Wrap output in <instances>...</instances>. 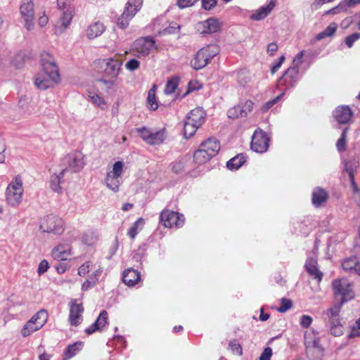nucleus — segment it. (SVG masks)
I'll return each instance as SVG.
<instances>
[{
	"label": "nucleus",
	"mask_w": 360,
	"mask_h": 360,
	"mask_svg": "<svg viewBox=\"0 0 360 360\" xmlns=\"http://www.w3.org/2000/svg\"><path fill=\"white\" fill-rule=\"evenodd\" d=\"M124 162L122 161H117L115 162L112 166V170L108 172L113 176H122L123 173Z\"/></svg>",
	"instance_id": "obj_28"
},
{
	"label": "nucleus",
	"mask_w": 360,
	"mask_h": 360,
	"mask_svg": "<svg viewBox=\"0 0 360 360\" xmlns=\"http://www.w3.org/2000/svg\"><path fill=\"white\" fill-rule=\"evenodd\" d=\"M84 158V155L78 150L68 153L61 160V164L64 167L63 169H65V173L79 172L85 165Z\"/></svg>",
	"instance_id": "obj_4"
},
{
	"label": "nucleus",
	"mask_w": 360,
	"mask_h": 360,
	"mask_svg": "<svg viewBox=\"0 0 360 360\" xmlns=\"http://www.w3.org/2000/svg\"><path fill=\"white\" fill-rule=\"evenodd\" d=\"M229 347L233 353L238 355L242 354V347L238 344L236 340H232L229 342Z\"/></svg>",
	"instance_id": "obj_38"
},
{
	"label": "nucleus",
	"mask_w": 360,
	"mask_h": 360,
	"mask_svg": "<svg viewBox=\"0 0 360 360\" xmlns=\"http://www.w3.org/2000/svg\"><path fill=\"white\" fill-rule=\"evenodd\" d=\"M269 318V314L267 313H264L262 308L260 309V315H259V320L262 321H265L268 320Z\"/></svg>",
	"instance_id": "obj_55"
},
{
	"label": "nucleus",
	"mask_w": 360,
	"mask_h": 360,
	"mask_svg": "<svg viewBox=\"0 0 360 360\" xmlns=\"http://www.w3.org/2000/svg\"><path fill=\"white\" fill-rule=\"evenodd\" d=\"M148 102L150 103L151 108L153 110H155L158 108V103L155 101V92L153 91L150 93L148 95Z\"/></svg>",
	"instance_id": "obj_48"
},
{
	"label": "nucleus",
	"mask_w": 360,
	"mask_h": 360,
	"mask_svg": "<svg viewBox=\"0 0 360 360\" xmlns=\"http://www.w3.org/2000/svg\"><path fill=\"white\" fill-rule=\"evenodd\" d=\"M72 20V15L70 13H65L63 18V25L65 27H67Z\"/></svg>",
	"instance_id": "obj_53"
},
{
	"label": "nucleus",
	"mask_w": 360,
	"mask_h": 360,
	"mask_svg": "<svg viewBox=\"0 0 360 360\" xmlns=\"http://www.w3.org/2000/svg\"><path fill=\"white\" fill-rule=\"evenodd\" d=\"M39 360H49L50 356L46 353H43L39 355Z\"/></svg>",
	"instance_id": "obj_60"
},
{
	"label": "nucleus",
	"mask_w": 360,
	"mask_h": 360,
	"mask_svg": "<svg viewBox=\"0 0 360 360\" xmlns=\"http://www.w3.org/2000/svg\"><path fill=\"white\" fill-rule=\"evenodd\" d=\"M323 8L326 10L330 11L339 6V4L335 0H321Z\"/></svg>",
	"instance_id": "obj_37"
},
{
	"label": "nucleus",
	"mask_w": 360,
	"mask_h": 360,
	"mask_svg": "<svg viewBox=\"0 0 360 360\" xmlns=\"http://www.w3.org/2000/svg\"><path fill=\"white\" fill-rule=\"evenodd\" d=\"M359 336H360V326L355 323V325L352 327L347 337L348 338L352 339Z\"/></svg>",
	"instance_id": "obj_40"
},
{
	"label": "nucleus",
	"mask_w": 360,
	"mask_h": 360,
	"mask_svg": "<svg viewBox=\"0 0 360 360\" xmlns=\"http://www.w3.org/2000/svg\"><path fill=\"white\" fill-rule=\"evenodd\" d=\"M46 73H48L52 80L56 81L59 77L58 70L55 65L49 64L45 68Z\"/></svg>",
	"instance_id": "obj_34"
},
{
	"label": "nucleus",
	"mask_w": 360,
	"mask_h": 360,
	"mask_svg": "<svg viewBox=\"0 0 360 360\" xmlns=\"http://www.w3.org/2000/svg\"><path fill=\"white\" fill-rule=\"evenodd\" d=\"M201 147L205 148L212 155L215 156L221 148L219 141L216 136H209L205 141L202 142Z\"/></svg>",
	"instance_id": "obj_10"
},
{
	"label": "nucleus",
	"mask_w": 360,
	"mask_h": 360,
	"mask_svg": "<svg viewBox=\"0 0 360 360\" xmlns=\"http://www.w3.org/2000/svg\"><path fill=\"white\" fill-rule=\"evenodd\" d=\"M139 66V63L138 60H131L130 61H129L127 64V67L130 69V70H135L136 68H138Z\"/></svg>",
	"instance_id": "obj_52"
},
{
	"label": "nucleus",
	"mask_w": 360,
	"mask_h": 360,
	"mask_svg": "<svg viewBox=\"0 0 360 360\" xmlns=\"http://www.w3.org/2000/svg\"><path fill=\"white\" fill-rule=\"evenodd\" d=\"M137 11V6L130 2H127L122 5L120 8V12L122 16L129 17L133 16Z\"/></svg>",
	"instance_id": "obj_23"
},
{
	"label": "nucleus",
	"mask_w": 360,
	"mask_h": 360,
	"mask_svg": "<svg viewBox=\"0 0 360 360\" xmlns=\"http://www.w3.org/2000/svg\"><path fill=\"white\" fill-rule=\"evenodd\" d=\"M292 307V302L290 299L283 297L281 300V306L277 310L281 313H283L289 310Z\"/></svg>",
	"instance_id": "obj_33"
},
{
	"label": "nucleus",
	"mask_w": 360,
	"mask_h": 360,
	"mask_svg": "<svg viewBox=\"0 0 360 360\" xmlns=\"http://www.w3.org/2000/svg\"><path fill=\"white\" fill-rule=\"evenodd\" d=\"M203 7L207 9H211L217 4L216 0H202Z\"/></svg>",
	"instance_id": "obj_50"
},
{
	"label": "nucleus",
	"mask_w": 360,
	"mask_h": 360,
	"mask_svg": "<svg viewBox=\"0 0 360 360\" xmlns=\"http://www.w3.org/2000/svg\"><path fill=\"white\" fill-rule=\"evenodd\" d=\"M179 81L177 79H172L169 80L166 86V92L168 94H172L174 92L178 86Z\"/></svg>",
	"instance_id": "obj_36"
},
{
	"label": "nucleus",
	"mask_w": 360,
	"mask_h": 360,
	"mask_svg": "<svg viewBox=\"0 0 360 360\" xmlns=\"http://www.w3.org/2000/svg\"><path fill=\"white\" fill-rule=\"evenodd\" d=\"M155 44V42L154 39L145 38L141 42L139 51L140 53H145L150 49V47L153 46Z\"/></svg>",
	"instance_id": "obj_31"
},
{
	"label": "nucleus",
	"mask_w": 360,
	"mask_h": 360,
	"mask_svg": "<svg viewBox=\"0 0 360 360\" xmlns=\"http://www.w3.org/2000/svg\"><path fill=\"white\" fill-rule=\"evenodd\" d=\"M48 313L44 309L38 311L22 326L20 334L23 338L31 335L33 333L40 330L46 323Z\"/></svg>",
	"instance_id": "obj_2"
},
{
	"label": "nucleus",
	"mask_w": 360,
	"mask_h": 360,
	"mask_svg": "<svg viewBox=\"0 0 360 360\" xmlns=\"http://www.w3.org/2000/svg\"><path fill=\"white\" fill-rule=\"evenodd\" d=\"M97 330H101L100 327H98V325L94 322L85 329V333L88 335H91Z\"/></svg>",
	"instance_id": "obj_49"
},
{
	"label": "nucleus",
	"mask_w": 360,
	"mask_h": 360,
	"mask_svg": "<svg viewBox=\"0 0 360 360\" xmlns=\"http://www.w3.org/2000/svg\"><path fill=\"white\" fill-rule=\"evenodd\" d=\"M220 26L217 20L211 18L200 25L199 31L203 34H211L218 32Z\"/></svg>",
	"instance_id": "obj_14"
},
{
	"label": "nucleus",
	"mask_w": 360,
	"mask_h": 360,
	"mask_svg": "<svg viewBox=\"0 0 360 360\" xmlns=\"http://www.w3.org/2000/svg\"><path fill=\"white\" fill-rule=\"evenodd\" d=\"M119 247L118 240L116 238L109 249V255L107 256L108 259H110L116 253Z\"/></svg>",
	"instance_id": "obj_44"
},
{
	"label": "nucleus",
	"mask_w": 360,
	"mask_h": 360,
	"mask_svg": "<svg viewBox=\"0 0 360 360\" xmlns=\"http://www.w3.org/2000/svg\"><path fill=\"white\" fill-rule=\"evenodd\" d=\"M52 257L57 261H65L72 255V248L68 243L59 244L52 250Z\"/></svg>",
	"instance_id": "obj_8"
},
{
	"label": "nucleus",
	"mask_w": 360,
	"mask_h": 360,
	"mask_svg": "<svg viewBox=\"0 0 360 360\" xmlns=\"http://www.w3.org/2000/svg\"><path fill=\"white\" fill-rule=\"evenodd\" d=\"M108 312L105 310H103L95 321L98 327H100L101 330L108 324Z\"/></svg>",
	"instance_id": "obj_29"
},
{
	"label": "nucleus",
	"mask_w": 360,
	"mask_h": 360,
	"mask_svg": "<svg viewBox=\"0 0 360 360\" xmlns=\"http://www.w3.org/2000/svg\"><path fill=\"white\" fill-rule=\"evenodd\" d=\"M119 63L117 61H112V63L108 64V69H107V71L108 72V74H117L118 72V70H119Z\"/></svg>",
	"instance_id": "obj_39"
},
{
	"label": "nucleus",
	"mask_w": 360,
	"mask_h": 360,
	"mask_svg": "<svg viewBox=\"0 0 360 360\" xmlns=\"http://www.w3.org/2000/svg\"><path fill=\"white\" fill-rule=\"evenodd\" d=\"M49 267V262L46 259H44L39 264L37 273L39 275H41L47 271Z\"/></svg>",
	"instance_id": "obj_42"
},
{
	"label": "nucleus",
	"mask_w": 360,
	"mask_h": 360,
	"mask_svg": "<svg viewBox=\"0 0 360 360\" xmlns=\"http://www.w3.org/2000/svg\"><path fill=\"white\" fill-rule=\"evenodd\" d=\"M143 141L149 145L156 146L160 145L163 142L162 136H141Z\"/></svg>",
	"instance_id": "obj_32"
},
{
	"label": "nucleus",
	"mask_w": 360,
	"mask_h": 360,
	"mask_svg": "<svg viewBox=\"0 0 360 360\" xmlns=\"http://www.w3.org/2000/svg\"><path fill=\"white\" fill-rule=\"evenodd\" d=\"M143 224L144 219L143 218L138 219L128 231V236L134 239L139 233V227L140 226V229H141Z\"/></svg>",
	"instance_id": "obj_26"
},
{
	"label": "nucleus",
	"mask_w": 360,
	"mask_h": 360,
	"mask_svg": "<svg viewBox=\"0 0 360 360\" xmlns=\"http://www.w3.org/2000/svg\"><path fill=\"white\" fill-rule=\"evenodd\" d=\"M328 195L324 189L317 187L313 191L312 203L315 207H320L328 200Z\"/></svg>",
	"instance_id": "obj_15"
},
{
	"label": "nucleus",
	"mask_w": 360,
	"mask_h": 360,
	"mask_svg": "<svg viewBox=\"0 0 360 360\" xmlns=\"http://www.w3.org/2000/svg\"><path fill=\"white\" fill-rule=\"evenodd\" d=\"M343 172H345L347 173L351 183V186L353 188L354 191H356L357 190V185L354 179V172L356 168V165L353 161L348 160H345L343 161Z\"/></svg>",
	"instance_id": "obj_17"
},
{
	"label": "nucleus",
	"mask_w": 360,
	"mask_h": 360,
	"mask_svg": "<svg viewBox=\"0 0 360 360\" xmlns=\"http://www.w3.org/2000/svg\"><path fill=\"white\" fill-rule=\"evenodd\" d=\"M334 32H335V28H328L326 32L324 33V34L330 36V35H332L333 34Z\"/></svg>",
	"instance_id": "obj_62"
},
{
	"label": "nucleus",
	"mask_w": 360,
	"mask_h": 360,
	"mask_svg": "<svg viewBox=\"0 0 360 360\" xmlns=\"http://www.w3.org/2000/svg\"><path fill=\"white\" fill-rule=\"evenodd\" d=\"M275 7V3L271 1L266 6L262 8L258 12L252 15V18L260 20L269 13Z\"/></svg>",
	"instance_id": "obj_25"
},
{
	"label": "nucleus",
	"mask_w": 360,
	"mask_h": 360,
	"mask_svg": "<svg viewBox=\"0 0 360 360\" xmlns=\"http://www.w3.org/2000/svg\"><path fill=\"white\" fill-rule=\"evenodd\" d=\"M90 262H86L82 264L78 269V274L81 276H85L89 271Z\"/></svg>",
	"instance_id": "obj_43"
},
{
	"label": "nucleus",
	"mask_w": 360,
	"mask_h": 360,
	"mask_svg": "<svg viewBox=\"0 0 360 360\" xmlns=\"http://www.w3.org/2000/svg\"><path fill=\"white\" fill-rule=\"evenodd\" d=\"M140 278L141 275L137 270L129 268L123 271L122 281L128 286H134Z\"/></svg>",
	"instance_id": "obj_13"
},
{
	"label": "nucleus",
	"mask_w": 360,
	"mask_h": 360,
	"mask_svg": "<svg viewBox=\"0 0 360 360\" xmlns=\"http://www.w3.org/2000/svg\"><path fill=\"white\" fill-rule=\"evenodd\" d=\"M65 169H62L59 174H54L50 178V187L54 192L59 193L61 191L60 184L63 181Z\"/></svg>",
	"instance_id": "obj_18"
},
{
	"label": "nucleus",
	"mask_w": 360,
	"mask_h": 360,
	"mask_svg": "<svg viewBox=\"0 0 360 360\" xmlns=\"http://www.w3.org/2000/svg\"><path fill=\"white\" fill-rule=\"evenodd\" d=\"M269 136H252L251 149L258 153L266 152L269 146Z\"/></svg>",
	"instance_id": "obj_9"
},
{
	"label": "nucleus",
	"mask_w": 360,
	"mask_h": 360,
	"mask_svg": "<svg viewBox=\"0 0 360 360\" xmlns=\"http://www.w3.org/2000/svg\"><path fill=\"white\" fill-rule=\"evenodd\" d=\"M360 3V0H347V4L348 6H354Z\"/></svg>",
	"instance_id": "obj_61"
},
{
	"label": "nucleus",
	"mask_w": 360,
	"mask_h": 360,
	"mask_svg": "<svg viewBox=\"0 0 360 360\" xmlns=\"http://www.w3.org/2000/svg\"><path fill=\"white\" fill-rule=\"evenodd\" d=\"M22 180L17 175L8 185L6 190V200L10 205L15 207L22 201L23 194Z\"/></svg>",
	"instance_id": "obj_3"
},
{
	"label": "nucleus",
	"mask_w": 360,
	"mask_h": 360,
	"mask_svg": "<svg viewBox=\"0 0 360 360\" xmlns=\"http://www.w3.org/2000/svg\"><path fill=\"white\" fill-rule=\"evenodd\" d=\"M134 205L131 204V203H124L123 204L122 207V210L124 212H127V211H129V210H131L132 207H133Z\"/></svg>",
	"instance_id": "obj_56"
},
{
	"label": "nucleus",
	"mask_w": 360,
	"mask_h": 360,
	"mask_svg": "<svg viewBox=\"0 0 360 360\" xmlns=\"http://www.w3.org/2000/svg\"><path fill=\"white\" fill-rule=\"evenodd\" d=\"M359 38V35L355 34L349 36L347 38L346 42L349 47H351L357 39Z\"/></svg>",
	"instance_id": "obj_54"
},
{
	"label": "nucleus",
	"mask_w": 360,
	"mask_h": 360,
	"mask_svg": "<svg viewBox=\"0 0 360 360\" xmlns=\"http://www.w3.org/2000/svg\"><path fill=\"white\" fill-rule=\"evenodd\" d=\"M39 360H49L50 356L46 353H43L39 355Z\"/></svg>",
	"instance_id": "obj_58"
},
{
	"label": "nucleus",
	"mask_w": 360,
	"mask_h": 360,
	"mask_svg": "<svg viewBox=\"0 0 360 360\" xmlns=\"http://www.w3.org/2000/svg\"><path fill=\"white\" fill-rule=\"evenodd\" d=\"M337 116L340 122L345 123L350 120L352 112L348 108H342L338 110Z\"/></svg>",
	"instance_id": "obj_27"
},
{
	"label": "nucleus",
	"mask_w": 360,
	"mask_h": 360,
	"mask_svg": "<svg viewBox=\"0 0 360 360\" xmlns=\"http://www.w3.org/2000/svg\"><path fill=\"white\" fill-rule=\"evenodd\" d=\"M353 274H358L360 276V264H359V262H358Z\"/></svg>",
	"instance_id": "obj_63"
},
{
	"label": "nucleus",
	"mask_w": 360,
	"mask_h": 360,
	"mask_svg": "<svg viewBox=\"0 0 360 360\" xmlns=\"http://www.w3.org/2000/svg\"><path fill=\"white\" fill-rule=\"evenodd\" d=\"M272 355V349L270 347H266L262 352L259 360H270Z\"/></svg>",
	"instance_id": "obj_45"
},
{
	"label": "nucleus",
	"mask_w": 360,
	"mask_h": 360,
	"mask_svg": "<svg viewBox=\"0 0 360 360\" xmlns=\"http://www.w3.org/2000/svg\"><path fill=\"white\" fill-rule=\"evenodd\" d=\"M120 176H113L110 174H107L105 183L108 188L115 192L118 191L120 185Z\"/></svg>",
	"instance_id": "obj_24"
},
{
	"label": "nucleus",
	"mask_w": 360,
	"mask_h": 360,
	"mask_svg": "<svg viewBox=\"0 0 360 360\" xmlns=\"http://www.w3.org/2000/svg\"><path fill=\"white\" fill-rule=\"evenodd\" d=\"M98 281L97 273H95L94 276L91 275L89 279H86L82 285V290L85 291L92 288L96 284Z\"/></svg>",
	"instance_id": "obj_30"
},
{
	"label": "nucleus",
	"mask_w": 360,
	"mask_h": 360,
	"mask_svg": "<svg viewBox=\"0 0 360 360\" xmlns=\"http://www.w3.org/2000/svg\"><path fill=\"white\" fill-rule=\"evenodd\" d=\"M359 261L356 257L345 259L342 262V269L350 274H353Z\"/></svg>",
	"instance_id": "obj_22"
},
{
	"label": "nucleus",
	"mask_w": 360,
	"mask_h": 360,
	"mask_svg": "<svg viewBox=\"0 0 360 360\" xmlns=\"http://www.w3.org/2000/svg\"><path fill=\"white\" fill-rule=\"evenodd\" d=\"M333 288L335 300H339L340 302L324 311L323 315L331 335L338 337L343 334V326L340 319V309L345 302L354 298V293L351 285L346 280L333 281Z\"/></svg>",
	"instance_id": "obj_1"
},
{
	"label": "nucleus",
	"mask_w": 360,
	"mask_h": 360,
	"mask_svg": "<svg viewBox=\"0 0 360 360\" xmlns=\"http://www.w3.org/2000/svg\"><path fill=\"white\" fill-rule=\"evenodd\" d=\"M183 329V327L181 326H176L174 327L173 330L175 333L179 332Z\"/></svg>",
	"instance_id": "obj_64"
},
{
	"label": "nucleus",
	"mask_w": 360,
	"mask_h": 360,
	"mask_svg": "<svg viewBox=\"0 0 360 360\" xmlns=\"http://www.w3.org/2000/svg\"><path fill=\"white\" fill-rule=\"evenodd\" d=\"M39 360H49L50 356L46 353H43L39 355Z\"/></svg>",
	"instance_id": "obj_59"
},
{
	"label": "nucleus",
	"mask_w": 360,
	"mask_h": 360,
	"mask_svg": "<svg viewBox=\"0 0 360 360\" xmlns=\"http://www.w3.org/2000/svg\"><path fill=\"white\" fill-rule=\"evenodd\" d=\"M40 229L43 232L60 235L64 232V222L61 218L49 214L41 219Z\"/></svg>",
	"instance_id": "obj_5"
},
{
	"label": "nucleus",
	"mask_w": 360,
	"mask_h": 360,
	"mask_svg": "<svg viewBox=\"0 0 360 360\" xmlns=\"http://www.w3.org/2000/svg\"><path fill=\"white\" fill-rule=\"evenodd\" d=\"M305 269L308 274L314 278L317 279L319 282L322 280L323 274L318 269V264L316 259L309 257L305 263Z\"/></svg>",
	"instance_id": "obj_12"
},
{
	"label": "nucleus",
	"mask_w": 360,
	"mask_h": 360,
	"mask_svg": "<svg viewBox=\"0 0 360 360\" xmlns=\"http://www.w3.org/2000/svg\"><path fill=\"white\" fill-rule=\"evenodd\" d=\"M207 64V59L202 54H198L193 60V65L196 69L201 68Z\"/></svg>",
	"instance_id": "obj_35"
},
{
	"label": "nucleus",
	"mask_w": 360,
	"mask_h": 360,
	"mask_svg": "<svg viewBox=\"0 0 360 360\" xmlns=\"http://www.w3.org/2000/svg\"><path fill=\"white\" fill-rule=\"evenodd\" d=\"M214 156L208 153L205 148L201 147V144L198 150L193 153V161L196 165H202L208 162Z\"/></svg>",
	"instance_id": "obj_16"
},
{
	"label": "nucleus",
	"mask_w": 360,
	"mask_h": 360,
	"mask_svg": "<svg viewBox=\"0 0 360 360\" xmlns=\"http://www.w3.org/2000/svg\"><path fill=\"white\" fill-rule=\"evenodd\" d=\"M68 266L66 263H58L55 266L56 271L60 274L65 273L68 269Z\"/></svg>",
	"instance_id": "obj_47"
},
{
	"label": "nucleus",
	"mask_w": 360,
	"mask_h": 360,
	"mask_svg": "<svg viewBox=\"0 0 360 360\" xmlns=\"http://www.w3.org/2000/svg\"><path fill=\"white\" fill-rule=\"evenodd\" d=\"M346 136H341L336 143L338 151H344L346 149Z\"/></svg>",
	"instance_id": "obj_46"
},
{
	"label": "nucleus",
	"mask_w": 360,
	"mask_h": 360,
	"mask_svg": "<svg viewBox=\"0 0 360 360\" xmlns=\"http://www.w3.org/2000/svg\"><path fill=\"white\" fill-rule=\"evenodd\" d=\"M160 220L162 224L167 228H179L184 223L183 214L171 210L162 211L160 215Z\"/></svg>",
	"instance_id": "obj_6"
},
{
	"label": "nucleus",
	"mask_w": 360,
	"mask_h": 360,
	"mask_svg": "<svg viewBox=\"0 0 360 360\" xmlns=\"http://www.w3.org/2000/svg\"><path fill=\"white\" fill-rule=\"evenodd\" d=\"M246 162V157L244 154L240 153L230 159L226 162V167L230 170L238 169Z\"/></svg>",
	"instance_id": "obj_19"
},
{
	"label": "nucleus",
	"mask_w": 360,
	"mask_h": 360,
	"mask_svg": "<svg viewBox=\"0 0 360 360\" xmlns=\"http://www.w3.org/2000/svg\"><path fill=\"white\" fill-rule=\"evenodd\" d=\"M188 158L186 156L181 157L171 164L172 171L178 174L184 171L186 162Z\"/></svg>",
	"instance_id": "obj_21"
},
{
	"label": "nucleus",
	"mask_w": 360,
	"mask_h": 360,
	"mask_svg": "<svg viewBox=\"0 0 360 360\" xmlns=\"http://www.w3.org/2000/svg\"><path fill=\"white\" fill-rule=\"evenodd\" d=\"M6 150V148L4 146L1 152H0V163H3L5 161V155L4 152Z\"/></svg>",
	"instance_id": "obj_57"
},
{
	"label": "nucleus",
	"mask_w": 360,
	"mask_h": 360,
	"mask_svg": "<svg viewBox=\"0 0 360 360\" xmlns=\"http://www.w3.org/2000/svg\"><path fill=\"white\" fill-rule=\"evenodd\" d=\"M197 0H179V4L182 8L191 6Z\"/></svg>",
	"instance_id": "obj_51"
},
{
	"label": "nucleus",
	"mask_w": 360,
	"mask_h": 360,
	"mask_svg": "<svg viewBox=\"0 0 360 360\" xmlns=\"http://www.w3.org/2000/svg\"><path fill=\"white\" fill-rule=\"evenodd\" d=\"M82 342H76L68 345L64 352V359L67 360L72 358L82 349Z\"/></svg>",
	"instance_id": "obj_20"
},
{
	"label": "nucleus",
	"mask_w": 360,
	"mask_h": 360,
	"mask_svg": "<svg viewBox=\"0 0 360 360\" xmlns=\"http://www.w3.org/2000/svg\"><path fill=\"white\" fill-rule=\"evenodd\" d=\"M70 313L68 321L71 326H78L83 321L82 314L84 311L82 302L72 299L69 303Z\"/></svg>",
	"instance_id": "obj_7"
},
{
	"label": "nucleus",
	"mask_w": 360,
	"mask_h": 360,
	"mask_svg": "<svg viewBox=\"0 0 360 360\" xmlns=\"http://www.w3.org/2000/svg\"><path fill=\"white\" fill-rule=\"evenodd\" d=\"M312 323V318L309 315H303L300 319V325L304 328H308Z\"/></svg>",
	"instance_id": "obj_41"
},
{
	"label": "nucleus",
	"mask_w": 360,
	"mask_h": 360,
	"mask_svg": "<svg viewBox=\"0 0 360 360\" xmlns=\"http://www.w3.org/2000/svg\"><path fill=\"white\" fill-rule=\"evenodd\" d=\"M305 338L307 356L312 357L314 353H317V357L314 358V360H321V357L323 355V349L319 345V340L315 338L310 342L307 340V338Z\"/></svg>",
	"instance_id": "obj_11"
}]
</instances>
